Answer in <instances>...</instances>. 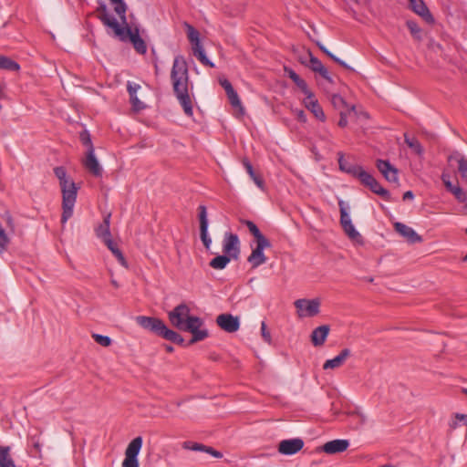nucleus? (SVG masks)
<instances>
[{"label":"nucleus","mask_w":467,"mask_h":467,"mask_svg":"<svg viewBox=\"0 0 467 467\" xmlns=\"http://www.w3.org/2000/svg\"><path fill=\"white\" fill-rule=\"evenodd\" d=\"M190 312L189 306L182 303L168 313V317L172 327L181 331L190 332L192 335L187 345H192L204 340L209 336L207 329H202L203 326L202 318L191 316Z\"/></svg>","instance_id":"f257e3e1"},{"label":"nucleus","mask_w":467,"mask_h":467,"mask_svg":"<svg viewBox=\"0 0 467 467\" xmlns=\"http://www.w3.org/2000/svg\"><path fill=\"white\" fill-rule=\"evenodd\" d=\"M171 80L174 95L182 107L185 115L192 117L193 110L192 101L189 94V69L185 58L181 55L174 57L171 70Z\"/></svg>","instance_id":"f03ea898"},{"label":"nucleus","mask_w":467,"mask_h":467,"mask_svg":"<svg viewBox=\"0 0 467 467\" xmlns=\"http://www.w3.org/2000/svg\"><path fill=\"white\" fill-rule=\"evenodd\" d=\"M54 173L59 181L62 192V216L61 223L65 224L73 215V209L76 203L78 187L73 181L67 177L66 169L62 166L56 167Z\"/></svg>","instance_id":"7ed1b4c3"},{"label":"nucleus","mask_w":467,"mask_h":467,"mask_svg":"<svg viewBox=\"0 0 467 467\" xmlns=\"http://www.w3.org/2000/svg\"><path fill=\"white\" fill-rule=\"evenodd\" d=\"M241 223L247 226L249 232L254 238L255 247L247 258L252 268H257L267 261V257L264 254L265 248L271 247L270 241L260 232L256 224L249 220H241Z\"/></svg>","instance_id":"20e7f679"},{"label":"nucleus","mask_w":467,"mask_h":467,"mask_svg":"<svg viewBox=\"0 0 467 467\" xmlns=\"http://www.w3.org/2000/svg\"><path fill=\"white\" fill-rule=\"evenodd\" d=\"M121 23L123 24V22L121 21ZM125 26H120V30H121V34L120 35H115V36H117L119 40L121 41H127L129 40L134 49L139 53V54H145L147 52V46L144 42V40L140 37V34H139V29L138 28H135V29H131L127 22L124 23Z\"/></svg>","instance_id":"39448f33"},{"label":"nucleus","mask_w":467,"mask_h":467,"mask_svg":"<svg viewBox=\"0 0 467 467\" xmlns=\"http://www.w3.org/2000/svg\"><path fill=\"white\" fill-rule=\"evenodd\" d=\"M142 446V438L138 436L134 438L128 445L125 451V459L122 467H139L138 454Z\"/></svg>","instance_id":"423d86ee"},{"label":"nucleus","mask_w":467,"mask_h":467,"mask_svg":"<svg viewBox=\"0 0 467 467\" xmlns=\"http://www.w3.org/2000/svg\"><path fill=\"white\" fill-rule=\"evenodd\" d=\"M300 317H315L319 313L320 301L318 299H297L295 302Z\"/></svg>","instance_id":"0eeeda50"},{"label":"nucleus","mask_w":467,"mask_h":467,"mask_svg":"<svg viewBox=\"0 0 467 467\" xmlns=\"http://www.w3.org/2000/svg\"><path fill=\"white\" fill-rule=\"evenodd\" d=\"M96 12L98 13V18L101 21V23L111 28L114 31L115 35H120V25L117 21L115 17L109 15L108 11V7L104 2H100L99 5L98 6Z\"/></svg>","instance_id":"6e6552de"},{"label":"nucleus","mask_w":467,"mask_h":467,"mask_svg":"<svg viewBox=\"0 0 467 467\" xmlns=\"http://www.w3.org/2000/svg\"><path fill=\"white\" fill-rule=\"evenodd\" d=\"M360 182L368 187L370 191H372L374 193L381 196L386 201L389 200V192L384 189L379 182L368 172L366 171H363V173L359 174Z\"/></svg>","instance_id":"1a4fd4ad"},{"label":"nucleus","mask_w":467,"mask_h":467,"mask_svg":"<svg viewBox=\"0 0 467 467\" xmlns=\"http://www.w3.org/2000/svg\"><path fill=\"white\" fill-rule=\"evenodd\" d=\"M223 252L233 259L238 258L240 254V242L236 234L231 233L224 234Z\"/></svg>","instance_id":"9d476101"},{"label":"nucleus","mask_w":467,"mask_h":467,"mask_svg":"<svg viewBox=\"0 0 467 467\" xmlns=\"http://www.w3.org/2000/svg\"><path fill=\"white\" fill-rule=\"evenodd\" d=\"M198 216L200 222V236L201 240L204 245V247L208 250L210 249L212 239L208 234V218H207V210L204 205H200L198 207Z\"/></svg>","instance_id":"9b49d317"},{"label":"nucleus","mask_w":467,"mask_h":467,"mask_svg":"<svg viewBox=\"0 0 467 467\" xmlns=\"http://www.w3.org/2000/svg\"><path fill=\"white\" fill-rule=\"evenodd\" d=\"M216 324L227 333H234L240 327V319L231 314H221L216 317Z\"/></svg>","instance_id":"f8f14e48"},{"label":"nucleus","mask_w":467,"mask_h":467,"mask_svg":"<svg viewBox=\"0 0 467 467\" xmlns=\"http://www.w3.org/2000/svg\"><path fill=\"white\" fill-rule=\"evenodd\" d=\"M304 441L301 438L283 440L278 444V452L283 455H293L301 451Z\"/></svg>","instance_id":"ddd939ff"},{"label":"nucleus","mask_w":467,"mask_h":467,"mask_svg":"<svg viewBox=\"0 0 467 467\" xmlns=\"http://www.w3.org/2000/svg\"><path fill=\"white\" fill-rule=\"evenodd\" d=\"M137 324L142 328L149 330L156 335H159L164 322L157 317L138 316L135 318Z\"/></svg>","instance_id":"4468645a"},{"label":"nucleus","mask_w":467,"mask_h":467,"mask_svg":"<svg viewBox=\"0 0 467 467\" xmlns=\"http://www.w3.org/2000/svg\"><path fill=\"white\" fill-rule=\"evenodd\" d=\"M83 166L93 176H102L103 170L98 159L95 156V149H90V150H87L85 159L83 160Z\"/></svg>","instance_id":"2eb2a0df"},{"label":"nucleus","mask_w":467,"mask_h":467,"mask_svg":"<svg viewBox=\"0 0 467 467\" xmlns=\"http://www.w3.org/2000/svg\"><path fill=\"white\" fill-rule=\"evenodd\" d=\"M394 229L399 234L404 237L410 244L420 243L422 241L420 235H419L411 227L402 223H395Z\"/></svg>","instance_id":"dca6fc26"},{"label":"nucleus","mask_w":467,"mask_h":467,"mask_svg":"<svg viewBox=\"0 0 467 467\" xmlns=\"http://www.w3.org/2000/svg\"><path fill=\"white\" fill-rule=\"evenodd\" d=\"M376 166L388 182H398V170L389 161L378 160Z\"/></svg>","instance_id":"f3484780"},{"label":"nucleus","mask_w":467,"mask_h":467,"mask_svg":"<svg viewBox=\"0 0 467 467\" xmlns=\"http://www.w3.org/2000/svg\"><path fill=\"white\" fill-rule=\"evenodd\" d=\"M410 9L427 23H434V18L423 0H409Z\"/></svg>","instance_id":"a211bd4d"},{"label":"nucleus","mask_w":467,"mask_h":467,"mask_svg":"<svg viewBox=\"0 0 467 467\" xmlns=\"http://www.w3.org/2000/svg\"><path fill=\"white\" fill-rule=\"evenodd\" d=\"M304 104H305L306 108L307 109H309L317 119H318L322 121L325 120V119H326L325 113H324L322 108L320 107L317 99H316L315 95L313 94L312 91L306 95V98L304 99Z\"/></svg>","instance_id":"6ab92c4d"},{"label":"nucleus","mask_w":467,"mask_h":467,"mask_svg":"<svg viewBox=\"0 0 467 467\" xmlns=\"http://www.w3.org/2000/svg\"><path fill=\"white\" fill-rule=\"evenodd\" d=\"M348 446L349 441L348 440L337 439L326 442L323 445L322 450L327 454H336L345 451Z\"/></svg>","instance_id":"aec40b11"},{"label":"nucleus","mask_w":467,"mask_h":467,"mask_svg":"<svg viewBox=\"0 0 467 467\" xmlns=\"http://www.w3.org/2000/svg\"><path fill=\"white\" fill-rule=\"evenodd\" d=\"M182 448L186 449V450L195 451H203V452H206L217 459L223 458V453L221 451H216L213 447L206 446L202 443L184 441L182 443Z\"/></svg>","instance_id":"412c9836"},{"label":"nucleus","mask_w":467,"mask_h":467,"mask_svg":"<svg viewBox=\"0 0 467 467\" xmlns=\"http://www.w3.org/2000/svg\"><path fill=\"white\" fill-rule=\"evenodd\" d=\"M330 327L328 325H322L316 327L310 336L311 342L315 347L323 346L329 334Z\"/></svg>","instance_id":"4be33fe9"},{"label":"nucleus","mask_w":467,"mask_h":467,"mask_svg":"<svg viewBox=\"0 0 467 467\" xmlns=\"http://www.w3.org/2000/svg\"><path fill=\"white\" fill-rule=\"evenodd\" d=\"M338 165H339V169L342 171H345L358 179H359V174L363 173V171H364V170L361 166L351 164V163L348 162L347 161H345L344 155L341 152H338Z\"/></svg>","instance_id":"5701e85b"},{"label":"nucleus","mask_w":467,"mask_h":467,"mask_svg":"<svg viewBox=\"0 0 467 467\" xmlns=\"http://www.w3.org/2000/svg\"><path fill=\"white\" fill-rule=\"evenodd\" d=\"M350 355H351L350 349L344 348L340 351V353L337 357H335L332 359H327L324 363L323 368L326 370V369H334V368H339L344 364L346 359L348 357H350Z\"/></svg>","instance_id":"b1692460"},{"label":"nucleus","mask_w":467,"mask_h":467,"mask_svg":"<svg viewBox=\"0 0 467 467\" xmlns=\"http://www.w3.org/2000/svg\"><path fill=\"white\" fill-rule=\"evenodd\" d=\"M309 67L314 71L318 73L322 78H324L328 82L332 83L333 80L327 71V69L325 67V66L322 64V62L316 57H314L311 53H309Z\"/></svg>","instance_id":"393cba45"},{"label":"nucleus","mask_w":467,"mask_h":467,"mask_svg":"<svg viewBox=\"0 0 467 467\" xmlns=\"http://www.w3.org/2000/svg\"><path fill=\"white\" fill-rule=\"evenodd\" d=\"M158 336L161 337L164 339L169 340L172 343H175V344H178L181 346L184 345L183 337L176 331L167 327V326L165 324H163Z\"/></svg>","instance_id":"a878e982"},{"label":"nucleus","mask_w":467,"mask_h":467,"mask_svg":"<svg viewBox=\"0 0 467 467\" xmlns=\"http://www.w3.org/2000/svg\"><path fill=\"white\" fill-rule=\"evenodd\" d=\"M0 467H16L11 455V447L0 445Z\"/></svg>","instance_id":"bb28decb"},{"label":"nucleus","mask_w":467,"mask_h":467,"mask_svg":"<svg viewBox=\"0 0 467 467\" xmlns=\"http://www.w3.org/2000/svg\"><path fill=\"white\" fill-rule=\"evenodd\" d=\"M110 214L104 217L103 222L95 229L96 235L102 241L111 236L110 230Z\"/></svg>","instance_id":"cd10ccee"},{"label":"nucleus","mask_w":467,"mask_h":467,"mask_svg":"<svg viewBox=\"0 0 467 467\" xmlns=\"http://www.w3.org/2000/svg\"><path fill=\"white\" fill-rule=\"evenodd\" d=\"M285 72H287L288 77L293 80V82L301 89V91L306 95L311 92L308 88L306 82L302 79L293 69L285 68Z\"/></svg>","instance_id":"c85d7f7f"},{"label":"nucleus","mask_w":467,"mask_h":467,"mask_svg":"<svg viewBox=\"0 0 467 467\" xmlns=\"http://www.w3.org/2000/svg\"><path fill=\"white\" fill-rule=\"evenodd\" d=\"M231 259L233 258L224 254L223 255H217L214 258H213L210 261L209 265L213 269L222 270L226 267V265L230 263Z\"/></svg>","instance_id":"c756f323"},{"label":"nucleus","mask_w":467,"mask_h":467,"mask_svg":"<svg viewBox=\"0 0 467 467\" xmlns=\"http://www.w3.org/2000/svg\"><path fill=\"white\" fill-rule=\"evenodd\" d=\"M342 228L350 240L357 242L358 244L363 243V238L361 234L356 230L352 222L343 225Z\"/></svg>","instance_id":"7c9ffc66"},{"label":"nucleus","mask_w":467,"mask_h":467,"mask_svg":"<svg viewBox=\"0 0 467 467\" xmlns=\"http://www.w3.org/2000/svg\"><path fill=\"white\" fill-rule=\"evenodd\" d=\"M243 164H244L247 173L249 174L250 178L254 182V183L259 188H263L264 181H263V179L260 176L255 174L251 162L247 159H244Z\"/></svg>","instance_id":"2f4dec72"},{"label":"nucleus","mask_w":467,"mask_h":467,"mask_svg":"<svg viewBox=\"0 0 467 467\" xmlns=\"http://www.w3.org/2000/svg\"><path fill=\"white\" fill-rule=\"evenodd\" d=\"M20 66L10 57L0 55V69H5L9 71L19 70Z\"/></svg>","instance_id":"473e14b6"},{"label":"nucleus","mask_w":467,"mask_h":467,"mask_svg":"<svg viewBox=\"0 0 467 467\" xmlns=\"http://www.w3.org/2000/svg\"><path fill=\"white\" fill-rule=\"evenodd\" d=\"M112 5H114V11L119 16L120 20L123 23H126V11L127 5L123 0H109Z\"/></svg>","instance_id":"72a5a7b5"},{"label":"nucleus","mask_w":467,"mask_h":467,"mask_svg":"<svg viewBox=\"0 0 467 467\" xmlns=\"http://www.w3.org/2000/svg\"><path fill=\"white\" fill-rule=\"evenodd\" d=\"M404 139L405 143L408 145V147L411 149L417 155H421L423 153V148L416 138H410L407 134H405Z\"/></svg>","instance_id":"f704fd0d"},{"label":"nucleus","mask_w":467,"mask_h":467,"mask_svg":"<svg viewBox=\"0 0 467 467\" xmlns=\"http://www.w3.org/2000/svg\"><path fill=\"white\" fill-rule=\"evenodd\" d=\"M317 46L319 47V49L325 53L328 57H330L333 61H335L336 63H337L338 65H340L341 67L347 68V69H351V67L347 65L343 60H341L340 58H338L337 57H336L334 54H332L322 43H320L319 41L317 42Z\"/></svg>","instance_id":"c9c22d12"},{"label":"nucleus","mask_w":467,"mask_h":467,"mask_svg":"<svg viewBox=\"0 0 467 467\" xmlns=\"http://www.w3.org/2000/svg\"><path fill=\"white\" fill-rule=\"evenodd\" d=\"M406 25H407V27L409 28L410 34L412 35V36L417 40H420L421 39V30H420V26H418V24L412 20H409V21H407Z\"/></svg>","instance_id":"e433bc0d"},{"label":"nucleus","mask_w":467,"mask_h":467,"mask_svg":"<svg viewBox=\"0 0 467 467\" xmlns=\"http://www.w3.org/2000/svg\"><path fill=\"white\" fill-rule=\"evenodd\" d=\"M226 95H227V98H228L231 105L234 108H239L241 110H243V107H242V103L239 99V96L234 88L229 90L228 92H226Z\"/></svg>","instance_id":"4c0bfd02"},{"label":"nucleus","mask_w":467,"mask_h":467,"mask_svg":"<svg viewBox=\"0 0 467 467\" xmlns=\"http://www.w3.org/2000/svg\"><path fill=\"white\" fill-rule=\"evenodd\" d=\"M338 206H339V211H340V223H341V226H343V225L352 222L351 219H350L349 214L347 212L345 202L344 201H339L338 202Z\"/></svg>","instance_id":"58836bf2"},{"label":"nucleus","mask_w":467,"mask_h":467,"mask_svg":"<svg viewBox=\"0 0 467 467\" xmlns=\"http://www.w3.org/2000/svg\"><path fill=\"white\" fill-rule=\"evenodd\" d=\"M186 29H187V36L189 41L192 44L200 42V34L199 32L191 25L185 24Z\"/></svg>","instance_id":"ea45409f"},{"label":"nucleus","mask_w":467,"mask_h":467,"mask_svg":"<svg viewBox=\"0 0 467 467\" xmlns=\"http://www.w3.org/2000/svg\"><path fill=\"white\" fill-rule=\"evenodd\" d=\"M450 192H451L455 198L461 202H465L466 200H467V195L466 193L463 192V190L457 184L455 185L451 191Z\"/></svg>","instance_id":"a19ab883"},{"label":"nucleus","mask_w":467,"mask_h":467,"mask_svg":"<svg viewBox=\"0 0 467 467\" xmlns=\"http://www.w3.org/2000/svg\"><path fill=\"white\" fill-rule=\"evenodd\" d=\"M80 141L83 145H85L88 149L87 150H90V149H94L93 143L91 141L90 134L88 130H83L79 135Z\"/></svg>","instance_id":"79ce46f5"},{"label":"nucleus","mask_w":467,"mask_h":467,"mask_svg":"<svg viewBox=\"0 0 467 467\" xmlns=\"http://www.w3.org/2000/svg\"><path fill=\"white\" fill-rule=\"evenodd\" d=\"M92 337L99 345L102 347H109L111 345L112 342L111 338L108 336L93 334Z\"/></svg>","instance_id":"37998d69"},{"label":"nucleus","mask_w":467,"mask_h":467,"mask_svg":"<svg viewBox=\"0 0 467 467\" xmlns=\"http://www.w3.org/2000/svg\"><path fill=\"white\" fill-rule=\"evenodd\" d=\"M9 244V238L5 229L0 224V254L6 250Z\"/></svg>","instance_id":"c03bdc74"},{"label":"nucleus","mask_w":467,"mask_h":467,"mask_svg":"<svg viewBox=\"0 0 467 467\" xmlns=\"http://www.w3.org/2000/svg\"><path fill=\"white\" fill-rule=\"evenodd\" d=\"M130 99L132 108L136 111H140L145 108V104L138 99L137 94L130 95Z\"/></svg>","instance_id":"a18cd8bd"},{"label":"nucleus","mask_w":467,"mask_h":467,"mask_svg":"<svg viewBox=\"0 0 467 467\" xmlns=\"http://www.w3.org/2000/svg\"><path fill=\"white\" fill-rule=\"evenodd\" d=\"M331 103L333 104V106L337 109H341L343 107H347V104H346V101L344 100V99L339 96V95H333L332 98H331Z\"/></svg>","instance_id":"49530a36"},{"label":"nucleus","mask_w":467,"mask_h":467,"mask_svg":"<svg viewBox=\"0 0 467 467\" xmlns=\"http://www.w3.org/2000/svg\"><path fill=\"white\" fill-rule=\"evenodd\" d=\"M198 60L203 65L210 67H214V64L208 59V57L205 55V52L200 53V55L197 57Z\"/></svg>","instance_id":"de8ad7c7"},{"label":"nucleus","mask_w":467,"mask_h":467,"mask_svg":"<svg viewBox=\"0 0 467 467\" xmlns=\"http://www.w3.org/2000/svg\"><path fill=\"white\" fill-rule=\"evenodd\" d=\"M261 333L262 337L265 339V342L271 343V334L266 328V324L265 322H262L261 324Z\"/></svg>","instance_id":"09e8293b"},{"label":"nucleus","mask_w":467,"mask_h":467,"mask_svg":"<svg viewBox=\"0 0 467 467\" xmlns=\"http://www.w3.org/2000/svg\"><path fill=\"white\" fill-rule=\"evenodd\" d=\"M140 88V86L137 83L128 82L127 84V90L129 92V95H134L137 94V91Z\"/></svg>","instance_id":"8fccbe9b"},{"label":"nucleus","mask_w":467,"mask_h":467,"mask_svg":"<svg viewBox=\"0 0 467 467\" xmlns=\"http://www.w3.org/2000/svg\"><path fill=\"white\" fill-rule=\"evenodd\" d=\"M442 182L444 183L446 189L450 192L456 184H453L450 180V175L443 173L441 175Z\"/></svg>","instance_id":"3c124183"},{"label":"nucleus","mask_w":467,"mask_h":467,"mask_svg":"<svg viewBox=\"0 0 467 467\" xmlns=\"http://www.w3.org/2000/svg\"><path fill=\"white\" fill-rule=\"evenodd\" d=\"M192 54L196 57L200 55V53H203L204 52V49H203L202 45L201 44V41L197 42V43H194V44H192Z\"/></svg>","instance_id":"603ef678"},{"label":"nucleus","mask_w":467,"mask_h":467,"mask_svg":"<svg viewBox=\"0 0 467 467\" xmlns=\"http://www.w3.org/2000/svg\"><path fill=\"white\" fill-rule=\"evenodd\" d=\"M219 83L225 90V93L234 88L232 84L226 78H220Z\"/></svg>","instance_id":"864d4df0"},{"label":"nucleus","mask_w":467,"mask_h":467,"mask_svg":"<svg viewBox=\"0 0 467 467\" xmlns=\"http://www.w3.org/2000/svg\"><path fill=\"white\" fill-rule=\"evenodd\" d=\"M296 116V119L301 121V122H306V113L304 110L302 109H295L294 110Z\"/></svg>","instance_id":"5fc2aeb1"},{"label":"nucleus","mask_w":467,"mask_h":467,"mask_svg":"<svg viewBox=\"0 0 467 467\" xmlns=\"http://www.w3.org/2000/svg\"><path fill=\"white\" fill-rule=\"evenodd\" d=\"M348 125L347 115L341 110L340 111V119L338 121V126L344 128Z\"/></svg>","instance_id":"6e6d98bb"},{"label":"nucleus","mask_w":467,"mask_h":467,"mask_svg":"<svg viewBox=\"0 0 467 467\" xmlns=\"http://www.w3.org/2000/svg\"><path fill=\"white\" fill-rule=\"evenodd\" d=\"M103 243L106 244V246L111 251L114 247H117V245L114 244L113 240L110 237H108L107 239L103 240Z\"/></svg>","instance_id":"4d7b16f0"},{"label":"nucleus","mask_w":467,"mask_h":467,"mask_svg":"<svg viewBox=\"0 0 467 467\" xmlns=\"http://www.w3.org/2000/svg\"><path fill=\"white\" fill-rule=\"evenodd\" d=\"M455 419L457 420L462 421L463 424L467 426V415L466 414L456 413Z\"/></svg>","instance_id":"13d9d810"},{"label":"nucleus","mask_w":467,"mask_h":467,"mask_svg":"<svg viewBox=\"0 0 467 467\" xmlns=\"http://www.w3.org/2000/svg\"><path fill=\"white\" fill-rule=\"evenodd\" d=\"M119 261V263L123 265L124 267H127L128 265H127V261L123 255V254H119L118 257H116Z\"/></svg>","instance_id":"bf43d9fd"},{"label":"nucleus","mask_w":467,"mask_h":467,"mask_svg":"<svg viewBox=\"0 0 467 467\" xmlns=\"http://www.w3.org/2000/svg\"><path fill=\"white\" fill-rule=\"evenodd\" d=\"M414 198V194L411 191H407L403 194V200H412Z\"/></svg>","instance_id":"052dcab7"},{"label":"nucleus","mask_w":467,"mask_h":467,"mask_svg":"<svg viewBox=\"0 0 467 467\" xmlns=\"http://www.w3.org/2000/svg\"><path fill=\"white\" fill-rule=\"evenodd\" d=\"M111 253L116 256L118 257L119 254H122L121 251L118 248V247H114L112 250H111Z\"/></svg>","instance_id":"680f3d73"},{"label":"nucleus","mask_w":467,"mask_h":467,"mask_svg":"<svg viewBox=\"0 0 467 467\" xmlns=\"http://www.w3.org/2000/svg\"><path fill=\"white\" fill-rule=\"evenodd\" d=\"M165 349L167 352H172L174 350L173 347L171 345H165Z\"/></svg>","instance_id":"e2e57ef3"},{"label":"nucleus","mask_w":467,"mask_h":467,"mask_svg":"<svg viewBox=\"0 0 467 467\" xmlns=\"http://www.w3.org/2000/svg\"><path fill=\"white\" fill-rule=\"evenodd\" d=\"M34 447L36 451H40V443L39 441L34 442Z\"/></svg>","instance_id":"0e129e2a"},{"label":"nucleus","mask_w":467,"mask_h":467,"mask_svg":"<svg viewBox=\"0 0 467 467\" xmlns=\"http://www.w3.org/2000/svg\"><path fill=\"white\" fill-rule=\"evenodd\" d=\"M450 426H451V429H456V428H457V426H458V423H457V421L455 420V421H452V422L451 423V425H450Z\"/></svg>","instance_id":"69168bd1"},{"label":"nucleus","mask_w":467,"mask_h":467,"mask_svg":"<svg viewBox=\"0 0 467 467\" xmlns=\"http://www.w3.org/2000/svg\"><path fill=\"white\" fill-rule=\"evenodd\" d=\"M111 284L115 286V287H119V284L116 280H111Z\"/></svg>","instance_id":"338daca9"},{"label":"nucleus","mask_w":467,"mask_h":467,"mask_svg":"<svg viewBox=\"0 0 467 467\" xmlns=\"http://www.w3.org/2000/svg\"><path fill=\"white\" fill-rule=\"evenodd\" d=\"M462 209H463V213H467V202L464 204Z\"/></svg>","instance_id":"774afa93"}]
</instances>
